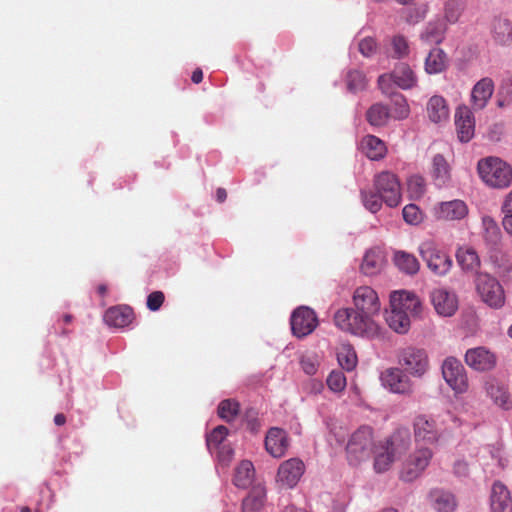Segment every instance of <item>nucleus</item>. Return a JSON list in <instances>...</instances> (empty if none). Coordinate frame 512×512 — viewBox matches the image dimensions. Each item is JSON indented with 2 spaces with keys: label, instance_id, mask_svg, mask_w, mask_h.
<instances>
[{
  "label": "nucleus",
  "instance_id": "nucleus-1",
  "mask_svg": "<svg viewBox=\"0 0 512 512\" xmlns=\"http://www.w3.org/2000/svg\"><path fill=\"white\" fill-rule=\"evenodd\" d=\"M353 307L341 308L334 314L335 325L344 332L367 339L381 335V326L376 318L381 303L377 292L370 286L357 287L352 295Z\"/></svg>",
  "mask_w": 512,
  "mask_h": 512
},
{
  "label": "nucleus",
  "instance_id": "nucleus-2",
  "mask_svg": "<svg viewBox=\"0 0 512 512\" xmlns=\"http://www.w3.org/2000/svg\"><path fill=\"white\" fill-rule=\"evenodd\" d=\"M422 301L411 291L398 290L390 294V310L386 313L388 326L398 334H406L411 320L420 317Z\"/></svg>",
  "mask_w": 512,
  "mask_h": 512
},
{
  "label": "nucleus",
  "instance_id": "nucleus-3",
  "mask_svg": "<svg viewBox=\"0 0 512 512\" xmlns=\"http://www.w3.org/2000/svg\"><path fill=\"white\" fill-rule=\"evenodd\" d=\"M375 448L373 429L367 425L360 426L349 436L345 447L346 459L349 465L357 467L368 461Z\"/></svg>",
  "mask_w": 512,
  "mask_h": 512
},
{
  "label": "nucleus",
  "instance_id": "nucleus-4",
  "mask_svg": "<svg viewBox=\"0 0 512 512\" xmlns=\"http://www.w3.org/2000/svg\"><path fill=\"white\" fill-rule=\"evenodd\" d=\"M482 181L489 187L504 189L512 184V167L498 157H486L477 165Z\"/></svg>",
  "mask_w": 512,
  "mask_h": 512
},
{
  "label": "nucleus",
  "instance_id": "nucleus-5",
  "mask_svg": "<svg viewBox=\"0 0 512 512\" xmlns=\"http://www.w3.org/2000/svg\"><path fill=\"white\" fill-rule=\"evenodd\" d=\"M413 432L417 443L434 445L442 437L444 427L439 417L419 414L413 420Z\"/></svg>",
  "mask_w": 512,
  "mask_h": 512
},
{
  "label": "nucleus",
  "instance_id": "nucleus-6",
  "mask_svg": "<svg viewBox=\"0 0 512 512\" xmlns=\"http://www.w3.org/2000/svg\"><path fill=\"white\" fill-rule=\"evenodd\" d=\"M442 377L455 395L464 394L469 389L465 367L453 356L447 357L441 365Z\"/></svg>",
  "mask_w": 512,
  "mask_h": 512
},
{
  "label": "nucleus",
  "instance_id": "nucleus-7",
  "mask_svg": "<svg viewBox=\"0 0 512 512\" xmlns=\"http://www.w3.org/2000/svg\"><path fill=\"white\" fill-rule=\"evenodd\" d=\"M374 188L383 202L389 207H396L401 202V184L394 173L382 171L374 177Z\"/></svg>",
  "mask_w": 512,
  "mask_h": 512
},
{
  "label": "nucleus",
  "instance_id": "nucleus-8",
  "mask_svg": "<svg viewBox=\"0 0 512 512\" xmlns=\"http://www.w3.org/2000/svg\"><path fill=\"white\" fill-rule=\"evenodd\" d=\"M476 290L482 301L489 307L499 309L505 304V293L501 284L487 273H479Z\"/></svg>",
  "mask_w": 512,
  "mask_h": 512
},
{
  "label": "nucleus",
  "instance_id": "nucleus-9",
  "mask_svg": "<svg viewBox=\"0 0 512 512\" xmlns=\"http://www.w3.org/2000/svg\"><path fill=\"white\" fill-rule=\"evenodd\" d=\"M399 364L414 377H422L429 368V360L423 349L406 347L399 352Z\"/></svg>",
  "mask_w": 512,
  "mask_h": 512
},
{
  "label": "nucleus",
  "instance_id": "nucleus-10",
  "mask_svg": "<svg viewBox=\"0 0 512 512\" xmlns=\"http://www.w3.org/2000/svg\"><path fill=\"white\" fill-rule=\"evenodd\" d=\"M293 335L298 338L311 334L318 325V318L314 310L301 306L295 309L290 319Z\"/></svg>",
  "mask_w": 512,
  "mask_h": 512
},
{
  "label": "nucleus",
  "instance_id": "nucleus-11",
  "mask_svg": "<svg viewBox=\"0 0 512 512\" xmlns=\"http://www.w3.org/2000/svg\"><path fill=\"white\" fill-rule=\"evenodd\" d=\"M430 301L436 313L442 317H452L459 307L456 293L444 287L434 288L430 292Z\"/></svg>",
  "mask_w": 512,
  "mask_h": 512
},
{
  "label": "nucleus",
  "instance_id": "nucleus-12",
  "mask_svg": "<svg viewBox=\"0 0 512 512\" xmlns=\"http://www.w3.org/2000/svg\"><path fill=\"white\" fill-rule=\"evenodd\" d=\"M305 469V464L300 458H290L279 465L276 482L282 487L294 488L303 476Z\"/></svg>",
  "mask_w": 512,
  "mask_h": 512
},
{
  "label": "nucleus",
  "instance_id": "nucleus-13",
  "mask_svg": "<svg viewBox=\"0 0 512 512\" xmlns=\"http://www.w3.org/2000/svg\"><path fill=\"white\" fill-rule=\"evenodd\" d=\"M483 387L486 396L490 398L494 405L503 410L512 408V394L505 382L494 377H488Z\"/></svg>",
  "mask_w": 512,
  "mask_h": 512
},
{
  "label": "nucleus",
  "instance_id": "nucleus-14",
  "mask_svg": "<svg viewBox=\"0 0 512 512\" xmlns=\"http://www.w3.org/2000/svg\"><path fill=\"white\" fill-rule=\"evenodd\" d=\"M432 451L425 447L416 450L405 462L401 472V478L405 481L416 479L429 465Z\"/></svg>",
  "mask_w": 512,
  "mask_h": 512
},
{
  "label": "nucleus",
  "instance_id": "nucleus-15",
  "mask_svg": "<svg viewBox=\"0 0 512 512\" xmlns=\"http://www.w3.org/2000/svg\"><path fill=\"white\" fill-rule=\"evenodd\" d=\"M382 385L389 391L397 394L412 393L410 379L399 368H387L380 374Z\"/></svg>",
  "mask_w": 512,
  "mask_h": 512
},
{
  "label": "nucleus",
  "instance_id": "nucleus-16",
  "mask_svg": "<svg viewBox=\"0 0 512 512\" xmlns=\"http://www.w3.org/2000/svg\"><path fill=\"white\" fill-rule=\"evenodd\" d=\"M495 89L494 81L490 77H483L477 81L471 89L470 108L477 112L484 110Z\"/></svg>",
  "mask_w": 512,
  "mask_h": 512
},
{
  "label": "nucleus",
  "instance_id": "nucleus-17",
  "mask_svg": "<svg viewBox=\"0 0 512 512\" xmlns=\"http://www.w3.org/2000/svg\"><path fill=\"white\" fill-rule=\"evenodd\" d=\"M474 112L467 105H460L455 111V126L458 139L463 142H469L475 132Z\"/></svg>",
  "mask_w": 512,
  "mask_h": 512
},
{
  "label": "nucleus",
  "instance_id": "nucleus-18",
  "mask_svg": "<svg viewBox=\"0 0 512 512\" xmlns=\"http://www.w3.org/2000/svg\"><path fill=\"white\" fill-rule=\"evenodd\" d=\"M265 449L274 458L283 457L290 445L288 434L285 430L272 427L265 437Z\"/></svg>",
  "mask_w": 512,
  "mask_h": 512
},
{
  "label": "nucleus",
  "instance_id": "nucleus-19",
  "mask_svg": "<svg viewBox=\"0 0 512 512\" xmlns=\"http://www.w3.org/2000/svg\"><path fill=\"white\" fill-rule=\"evenodd\" d=\"M465 362L476 371H488L496 365V357L485 347H476L466 351Z\"/></svg>",
  "mask_w": 512,
  "mask_h": 512
},
{
  "label": "nucleus",
  "instance_id": "nucleus-20",
  "mask_svg": "<svg viewBox=\"0 0 512 512\" xmlns=\"http://www.w3.org/2000/svg\"><path fill=\"white\" fill-rule=\"evenodd\" d=\"M438 219L447 221L462 220L468 215V206L463 200L455 199L441 202L435 208Z\"/></svg>",
  "mask_w": 512,
  "mask_h": 512
},
{
  "label": "nucleus",
  "instance_id": "nucleus-21",
  "mask_svg": "<svg viewBox=\"0 0 512 512\" xmlns=\"http://www.w3.org/2000/svg\"><path fill=\"white\" fill-rule=\"evenodd\" d=\"M490 499L492 512H512L510 492L500 481L494 482Z\"/></svg>",
  "mask_w": 512,
  "mask_h": 512
},
{
  "label": "nucleus",
  "instance_id": "nucleus-22",
  "mask_svg": "<svg viewBox=\"0 0 512 512\" xmlns=\"http://www.w3.org/2000/svg\"><path fill=\"white\" fill-rule=\"evenodd\" d=\"M133 318V310L125 305L111 307L104 314L105 323L116 328L128 326L133 321Z\"/></svg>",
  "mask_w": 512,
  "mask_h": 512
},
{
  "label": "nucleus",
  "instance_id": "nucleus-23",
  "mask_svg": "<svg viewBox=\"0 0 512 512\" xmlns=\"http://www.w3.org/2000/svg\"><path fill=\"white\" fill-rule=\"evenodd\" d=\"M427 115L434 123L447 122L450 110L446 99L440 95L432 96L427 103Z\"/></svg>",
  "mask_w": 512,
  "mask_h": 512
},
{
  "label": "nucleus",
  "instance_id": "nucleus-24",
  "mask_svg": "<svg viewBox=\"0 0 512 512\" xmlns=\"http://www.w3.org/2000/svg\"><path fill=\"white\" fill-rule=\"evenodd\" d=\"M491 36L494 42L501 46L512 42V23L508 18L495 17L491 24Z\"/></svg>",
  "mask_w": 512,
  "mask_h": 512
},
{
  "label": "nucleus",
  "instance_id": "nucleus-25",
  "mask_svg": "<svg viewBox=\"0 0 512 512\" xmlns=\"http://www.w3.org/2000/svg\"><path fill=\"white\" fill-rule=\"evenodd\" d=\"M387 449H390L397 459L402 456L410 447V432L405 429H397L389 438L383 441Z\"/></svg>",
  "mask_w": 512,
  "mask_h": 512
},
{
  "label": "nucleus",
  "instance_id": "nucleus-26",
  "mask_svg": "<svg viewBox=\"0 0 512 512\" xmlns=\"http://www.w3.org/2000/svg\"><path fill=\"white\" fill-rule=\"evenodd\" d=\"M448 25L441 18L429 21L420 34L422 41L439 44L444 40Z\"/></svg>",
  "mask_w": 512,
  "mask_h": 512
},
{
  "label": "nucleus",
  "instance_id": "nucleus-27",
  "mask_svg": "<svg viewBox=\"0 0 512 512\" xmlns=\"http://www.w3.org/2000/svg\"><path fill=\"white\" fill-rule=\"evenodd\" d=\"M266 501V488L262 484L252 487L249 494L243 499L242 512H259Z\"/></svg>",
  "mask_w": 512,
  "mask_h": 512
},
{
  "label": "nucleus",
  "instance_id": "nucleus-28",
  "mask_svg": "<svg viewBox=\"0 0 512 512\" xmlns=\"http://www.w3.org/2000/svg\"><path fill=\"white\" fill-rule=\"evenodd\" d=\"M431 174L436 186L443 187L449 183L451 179L450 165L441 154H436L433 157Z\"/></svg>",
  "mask_w": 512,
  "mask_h": 512
},
{
  "label": "nucleus",
  "instance_id": "nucleus-29",
  "mask_svg": "<svg viewBox=\"0 0 512 512\" xmlns=\"http://www.w3.org/2000/svg\"><path fill=\"white\" fill-rule=\"evenodd\" d=\"M394 84L401 89H411L417 84V77L411 67L405 63L398 64L393 72Z\"/></svg>",
  "mask_w": 512,
  "mask_h": 512
},
{
  "label": "nucleus",
  "instance_id": "nucleus-30",
  "mask_svg": "<svg viewBox=\"0 0 512 512\" xmlns=\"http://www.w3.org/2000/svg\"><path fill=\"white\" fill-rule=\"evenodd\" d=\"M372 455H374V470L377 473L388 471L393 462L397 459L392 451L386 448L384 442H380L379 445H376Z\"/></svg>",
  "mask_w": 512,
  "mask_h": 512
},
{
  "label": "nucleus",
  "instance_id": "nucleus-31",
  "mask_svg": "<svg viewBox=\"0 0 512 512\" xmlns=\"http://www.w3.org/2000/svg\"><path fill=\"white\" fill-rule=\"evenodd\" d=\"M254 475L255 469L252 462L249 460H243L235 468L233 483L238 488L246 489L252 484Z\"/></svg>",
  "mask_w": 512,
  "mask_h": 512
},
{
  "label": "nucleus",
  "instance_id": "nucleus-32",
  "mask_svg": "<svg viewBox=\"0 0 512 512\" xmlns=\"http://www.w3.org/2000/svg\"><path fill=\"white\" fill-rule=\"evenodd\" d=\"M361 148L365 155L371 160L382 159L387 152L385 143L373 135H367L362 139Z\"/></svg>",
  "mask_w": 512,
  "mask_h": 512
},
{
  "label": "nucleus",
  "instance_id": "nucleus-33",
  "mask_svg": "<svg viewBox=\"0 0 512 512\" xmlns=\"http://www.w3.org/2000/svg\"><path fill=\"white\" fill-rule=\"evenodd\" d=\"M466 10L465 0H446L443 7V17L441 18L445 23L454 25L458 23Z\"/></svg>",
  "mask_w": 512,
  "mask_h": 512
},
{
  "label": "nucleus",
  "instance_id": "nucleus-34",
  "mask_svg": "<svg viewBox=\"0 0 512 512\" xmlns=\"http://www.w3.org/2000/svg\"><path fill=\"white\" fill-rule=\"evenodd\" d=\"M434 509L438 512H453L457 503L454 495L449 492L435 490L430 494Z\"/></svg>",
  "mask_w": 512,
  "mask_h": 512
},
{
  "label": "nucleus",
  "instance_id": "nucleus-35",
  "mask_svg": "<svg viewBox=\"0 0 512 512\" xmlns=\"http://www.w3.org/2000/svg\"><path fill=\"white\" fill-rule=\"evenodd\" d=\"M446 66V55L440 48H433L425 59V70L429 74L442 72Z\"/></svg>",
  "mask_w": 512,
  "mask_h": 512
},
{
  "label": "nucleus",
  "instance_id": "nucleus-36",
  "mask_svg": "<svg viewBox=\"0 0 512 512\" xmlns=\"http://www.w3.org/2000/svg\"><path fill=\"white\" fill-rule=\"evenodd\" d=\"M482 226L484 230V239L486 243L491 248H495L499 244L501 239V232L497 223L490 216H484L482 218Z\"/></svg>",
  "mask_w": 512,
  "mask_h": 512
},
{
  "label": "nucleus",
  "instance_id": "nucleus-37",
  "mask_svg": "<svg viewBox=\"0 0 512 512\" xmlns=\"http://www.w3.org/2000/svg\"><path fill=\"white\" fill-rule=\"evenodd\" d=\"M389 115V110L386 106L376 103L368 109L366 118L372 126H383L387 123Z\"/></svg>",
  "mask_w": 512,
  "mask_h": 512
},
{
  "label": "nucleus",
  "instance_id": "nucleus-38",
  "mask_svg": "<svg viewBox=\"0 0 512 512\" xmlns=\"http://www.w3.org/2000/svg\"><path fill=\"white\" fill-rule=\"evenodd\" d=\"M337 359L339 365L346 371H352L357 365V355L350 345H343L338 353Z\"/></svg>",
  "mask_w": 512,
  "mask_h": 512
},
{
  "label": "nucleus",
  "instance_id": "nucleus-39",
  "mask_svg": "<svg viewBox=\"0 0 512 512\" xmlns=\"http://www.w3.org/2000/svg\"><path fill=\"white\" fill-rule=\"evenodd\" d=\"M346 85L350 92L356 93L366 88L367 79L359 70H350L346 75Z\"/></svg>",
  "mask_w": 512,
  "mask_h": 512
},
{
  "label": "nucleus",
  "instance_id": "nucleus-40",
  "mask_svg": "<svg viewBox=\"0 0 512 512\" xmlns=\"http://www.w3.org/2000/svg\"><path fill=\"white\" fill-rule=\"evenodd\" d=\"M238 413L239 403L234 400L226 399L218 405V416L226 422L233 421Z\"/></svg>",
  "mask_w": 512,
  "mask_h": 512
},
{
  "label": "nucleus",
  "instance_id": "nucleus-41",
  "mask_svg": "<svg viewBox=\"0 0 512 512\" xmlns=\"http://www.w3.org/2000/svg\"><path fill=\"white\" fill-rule=\"evenodd\" d=\"M229 431L228 428L219 425L215 427L210 434L206 437V445L210 451L213 449H218L223 441L226 439Z\"/></svg>",
  "mask_w": 512,
  "mask_h": 512
},
{
  "label": "nucleus",
  "instance_id": "nucleus-42",
  "mask_svg": "<svg viewBox=\"0 0 512 512\" xmlns=\"http://www.w3.org/2000/svg\"><path fill=\"white\" fill-rule=\"evenodd\" d=\"M427 266L430 271L436 276H443L452 267V259L451 258H426Z\"/></svg>",
  "mask_w": 512,
  "mask_h": 512
},
{
  "label": "nucleus",
  "instance_id": "nucleus-43",
  "mask_svg": "<svg viewBox=\"0 0 512 512\" xmlns=\"http://www.w3.org/2000/svg\"><path fill=\"white\" fill-rule=\"evenodd\" d=\"M392 57L401 59L409 54V44L407 39L402 35H397L392 38Z\"/></svg>",
  "mask_w": 512,
  "mask_h": 512
},
{
  "label": "nucleus",
  "instance_id": "nucleus-44",
  "mask_svg": "<svg viewBox=\"0 0 512 512\" xmlns=\"http://www.w3.org/2000/svg\"><path fill=\"white\" fill-rule=\"evenodd\" d=\"M407 187L411 198L418 199L425 193V180L419 175H412L407 181Z\"/></svg>",
  "mask_w": 512,
  "mask_h": 512
},
{
  "label": "nucleus",
  "instance_id": "nucleus-45",
  "mask_svg": "<svg viewBox=\"0 0 512 512\" xmlns=\"http://www.w3.org/2000/svg\"><path fill=\"white\" fill-rule=\"evenodd\" d=\"M395 266L408 275L416 274L420 269L417 258H393Z\"/></svg>",
  "mask_w": 512,
  "mask_h": 512
},
{
  "label": "nucleus",
  "instance_id": "nucleus-46",
  "mask_svg": "<svg viewBox=\"0 0 512 512\" xmlns=\"http://www.w3.org/2000/svg\"><path fill=\"white\" fill-rule=\"evenodd\" d=\"M327 386L333 392H342L346 387V377L342 371L333 370L327 377Z\"/></svg>",
  "mask_w": 512,
  "mask_h": 512
},
{
  "label": "nucleus",
  "instance_id": "nucleus-47",
  "mask_svg": "<svg viewBox=\"0 0 512 512\" xmlns=\"http://www.w3.org/2000/svg\"><path fill=\"white\" fill-rule=\"evenodd\" d=\"M489 456L500 468H504L506 460L503 457V450L500 446L488 445L481 451V458L485 459Z\"/></svg>",
  "mask_w": 512,
  "mask_h": 512
},
{
  "label": "nucleus",
  "instance_id": "nucleus-48",
  "mask_svg": "<svg viewBox=\"0 0 512 512\" xmlns=\"http://www.w3.org/2000/svg\"><path fill=\"white\" fill-rule=\"evenodd\" d=\"M361 196H362V201H363L364 206L369 211H371L372 213H376L380 210L383 200L380 197V195L378 194V192L372 193V192L362 191Z\"/></svg>",
  "mask_w": 512,
  "mask_h": 512
},
{
  "label": "nucleus",
  "instance_id": "nucleus-49",
  "mask_svg": "<svg viewBox=\"0 0 512 512\" xmlns=\"http://www.w3.org/2000/svg\"><path fill=\"white\" fill-rule=\"evenodd\" d=\"M427 13V5L410 8L405 11V20L409 24H417L426 17Z\"/></svg>",
  "mask_w": 512,
  "mask_h": 512
},
{
  "label": "nucleus",
  "instance_id": "nucleus-50",
  "mask_svg": "<svg viewBox=\"0 0 512 512\" xmlns=\"http://www.w3.org/2000/svg\"><path fill=\"white\" fill-rule=\"evenodd\" d=\"M382 265L383 258H363L360 269L365 275L372 276L380 271Z\"/></svg>",
  "mask_w": 512,
  "mask_h": 512
},
{
  "label": "nucleus",
  "instance_id": "nucleus-51",
  "mask_svg": "<svg viewBox=\"0 0 512 512\" xmlns=\"http://www.w3.org/2000/svg\"><path fill=\"white\" fill-rule=\"evenodd\" d=\"M404 220L411 225H417L422 221V213L420 209L414 205L409 204L403 208L402 211Z\"/></svg>",
  "mask_w": 512,
  "mask_h": 512
},
{
  "label": "nucleus",
  "instance_id": "nucleus-52",
  "mask_svg": "<svg viewBox=\"0 0 512 512\" xmlns=\"http://www.w3.org/2000/svg\"><path fill=\"white\" fill-rule=\"evenodd\" d=\"M486 264L496 268V273L500 276H505L511 269V265L508 263V258H485Z\"/></svg>",
  "mask_w": 512,
  "mask_h": 512
},
{
  "label": "nucleus",
  "instance_id": "nucleus-53",
  "mask_svg": "<svg viewBox=\"0 0 512 512\" xmlns=\"http://www.w3.org/2000/svg\"><path fill=\"white\" fill-rule=\"evenodd\" d=\"M358 49L364 57H371L376 52L377 44L373 38L366 37L359 42Z\"/></svg>",
  "mask_w": 512,
  "mask_h": 512
},
{
  "label": "nucleus",
  "instance_id": "nucleus-54",
  "mask_svg": "<svg viewBox=\"0 0 512 512\" xmlns=\"http://www.w3.org/2000/svg\"><path fill=\"white\" fill-rule=\"evenodd\" d=\"M302 370L307 375H315L318 370V361L314 356H303L300 360Z\"/></svg>",
  "mask_w": 512,
  "mask_h": 512
},
{
  "label": "nucleus",
  "instance_id": "nucleus-55",
  "mask_svg": "<svg viewBox=\"0 0 512 512\" xmlns=\"http://www.w3.org/2000/svg\"><path fill=\"white\" fill-rule=\"evenodd\" d=\"M245 422L247 429H249L252 433H257L261 426L258 419V413L252 408L245 412Z\"/></svg>",
  "mask_w": 512,
  "mask_h": 512
},
{
  "label": "nucleus",
  "instance_id": "nucleus-56",
  "mask_svg": "<svg viewBox=\"0 0 512 512\" xmlns=\"http://www.w3.org/2000/svg\"><path fill=\"white\" fill-rule=\"evenodd\" d=\"M164 294L161 291H154L147 297V307L151 311H157L160 309L164 302Z\"/></svg>",
  "mask_w": 512,
  "mask_h": 512
},
{
  "label": "nucleus",
  "instance_id": "nucleus-57",
  "mask_svg": "<svg viewBox=\"0 0 512 512\" xmlns=\"http://www.w3.org/2000/svg\"><path fill=\"white\" fill-rule=\"evenodd\" d=\"M418 252L421 256H437V254L440 253V251L437 249L435 241L432 239L424 240L419 245Z\"/></svg>",
  "mask_w": 512,
  "mask_h": 512
},
{
  "label": "nucleus",
  "instance_id": "nucleus-58",
  "mask_svg": "<svg viewBox=\"0 0 512 512\" xmlns=\"http://www.w3.org/2000/svg\"><path fill=\"white\" fill-rule=\"evenodd\" d=\"M459 265L466 272H477L481 266L480 258H458Z\"/></svg>",
  "mask_w": 512,
  "mask_h": 512
},
{
  "label": "nucleus",
  "instance_id": "nucleus-59",
  "mask_svg": "<svg viewBox=\"0 0 512 512\" xmlns=\"http://www.w3.org/2000/svg\"><path fill=\"white\" fill-rule=\"evenodd\" d=\"M395 105L397 106L396 111H395V117L397 119H404V118H406L408 116V114H409V106L406 103V101L403 98V96L399 95V96L396 97Z\"/></svg>",
  "mask_w": 512,
  "mask_h": 512
},
{
  "label": "nucleus",
  "instance_id": "nucleus-60",
  "mask_svg": "<svg viewBox=\"0 0 512 512\" xmlns=\"http://www.w3.org/2000/svg\"><path fill=\"white\" fill-rule=\"evenodd\" d=\"M392 83H394V77L392 76V73L383 74L378 78L379 88L384 94L388 95L392 93Z\"/></svg>",
  "mask_w": 512,
  "mask_h": 512
},
{
  "label": "nucleus",
  "instance_id": "nucleus-61",
  "mask_svg": "<svg viewBox=\"0 0 512 512\" xmlns=\"http://www.w3.org/2000/svg\"><path fill=\"white\" fill-rule=\"evenodd\" d=\"M217 450V456L220 462L228 464L232 460L234 450L229 445H222Z\"/></svg>",
  "mask_w": 512,
  "mask_h": 512
},
{
  "label": "nucleus",
  "instance_id": "nucleus-62",
  "mask_svg": "<svg viewBox=\"0 0 512 512\" xmlns=\"http://www.w3.org/2000/svg\"><path fill=\"white\" fill-rule=\"evenodd\" d=\"M501 209L504 216L512 215V191L506 196Z\"/></svg>",
  "mask_w": 512,
  "mask_h": 512
},
{
  "label": "nucleus",
  "instance_id": "nucleus-63",
  "mask_svg": "<svg viewBox=\"0 0 512 512\" xmlns=\"http://www.w3.org/2000/svg\"><path fill=\"white\" fill-rule=\"evenodd\" d=\"M476 254H477V252L474 250L473 247L466 246V247H459L455 256H457V257H460V256H476Z\"/></svg>",
  "mask_w": 512,
  "mask_h": 512
},
{
  "label": "nucleus",
  "instance_id": "nucleus-64",
  "mask_svg": "<svg viewBox=\"0 0 512 512\" xmlns=\"http://www.w3.org/2000/svg\"><path fill=\"white\" fill-rule=\"evenodd\" d=\"M504 230L512 236V215H505L502 220Z\"/></svg>",
  "mask_w": 512,
  "mask_h": 512
}]
</instances>
